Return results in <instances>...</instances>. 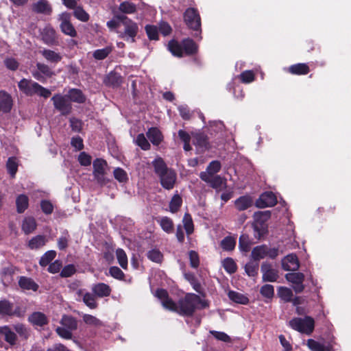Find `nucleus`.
<instances>
[{"mask_svg":"<svg viewBox=\"0 0 351 351\" xmlns=\"http://www.w3.org/2000/svg\"><path fill=\"white\" fill-rule=\"evenodd\" d=\"M106 83L113 86H117L121 83V77L115 72H110L106 77Z\"/></svg>","mask_w":351,"mask_h":351,"instance_id":"603ef678","label":"nucleus"},{"mask_svg":"<svg viewBox=\"0 0 351 351\" xmlns=\"http://www.w3.org/2000/svg\"><path fill=\"white\" fill-rule=\"evenodd\" d=\"M40 53L45 58V59L49 63L56 64L62 59V56L60 53L53 50L44 49Z\"/></svg>","mask_w":351,"mask_h":351,"instance_id":"6ab92c4d","label":"nucleus"},{"mask_svg":"<svg viewBox=\"0 0 351 351\" xmlns=\"http://www.w3.org/2000/svg\"><path fill=\"white\" fill-rule=\"evenodd\" d=\"M289 325L295 330L310 335L314 330L315 322L310 316L304 318L295 317L289 321Z\"/></svg>","mask_w":351,"mask_h":351,"instance_id":"39448f33","label":"nucleus"},{"mask_svg":"<svg viewBox=\"0 0 351 351\" xmlns=\"http://www.w3.org/2000/svg\"><path fill=\"white\" fill-rule=\"evenodd\" d=\"M261 272L263 274V280L265 282H276L279 278L278 271L267 263L262 264Z\"/></svg>","mask_w":351,"mask_h":351,"instance_id":"4468645a","label":"nucleus"},{"mask_svg":"<svg viewBox=\"0 0 351 351\" xmlns=\"http://www.w3.org/2000/svg\"><path fill=\"white\" fill-rule=\"evenodd\" d=\"M184 19L190 29L197 32L194 36H199L201 34V19L197 10L193 8H187L184 14Z\"/></svg>","mask_w":351,"mask_h":351,"instance_id":"423d86ee","label":"nucleus"},{"mask_svg":"<svg viewBox=\"0 0 351 351\" xmlns=\"http://www.w3.org/2000/svg\"><path fill=\"white\" fill-rule=\"evenodd\" d=\"M36 67L38 71L45 77H51L53 75V71L50 69L49 66L45 64L38 62Z\"/></svg>","mask_w":351,"mask_h":351,"instance_id":"774afa93","label":"nucleus"},{"mask_svg":"<svg viewBox=\"0 0 351 351\" xmlns=\"http://www.w3.org/2000/svg\"><path fill=\"white\" fill-rule=\"evenodd\" d=\"M145 29L150 40H157L158 39V28L156 25H147Z\"/></svg>","mask_w":351,"mask_h":351,"instance_id":"13d9d810","label":"nucleus"},{"mask_svg":"<svg viewBox=\"0 0 351 351\" xmlns=\"http://www.w3.org/2000/svg\"><path fill=\"white\" fill-rule=\"evenodd\" d=\"M60 21V27L62 32L71 37H75L77 32L71 23V14L69 12H62L58 16Z\"/></svg>","mask_w":351,"mask_h":351,"instance_id":"1a4fd4ad","label":"nucleus"},{"mask_svg":"<svg viewBox=\"0 0 351 351\" xmlns=\"http://www.w3.org/2000/svg\"><path fill=\"white\" fill-rule=\"evenodd\" d=\"M73 14L75 18L83 22H86L89 19L88 14L80 7L74 10Z\"/></svg>","mask_w":351,"mask_h":351,"instance_id":"680f3d73","label":"nucleus"},{"mask_svg":"<svg viewBox=\"0 0 351 351\" xmlns=\"http://www.w3.org/2000/svg\"><path fill=\"white\" fill-rule=\"evenodd\" d=\"M239 77L243 83L249 84L254 80V73L252 71L247 70L242 72Z\"/></svg>","mask_w":351,"mask_h":351,"instance_id":"bf43d9fd","label":"nucleus"},{"mask_svg":"<svg viewBox=\"0 0 351 351\" xmlns=\"http://www.w3.org/2000/svg\"><path fill=\"white\" fill-rule=\"evenodd\" d=\"M161 228L167 233H172L173 231V223L168 217H162L158 220Z\"/></svg>","mask_w":351,"mask_h":351,"instance_id":"72a5a7b5","label":"nucleus"},{"mask_svg":"<svg viewBox=\"0 0 351 351\" xmlns=\"http://www.w3.org/2000/svg\"><path fill=\"white\" fill-rule=\"evenodd\" d=\"M36 227V221L32 217H25L22 221L21 229L25 234L32 233Z\"/></svg>","mask_w":351,"mask_h":351,"instance_id":"4be33fe9","label":"nucleus"},{"mask_svg":"<svg viewBox=\"0 0 351 351\" xmlns=\"http://www.w3.org/2000/svg\"><path fill=\"white\" fill-rule=\"evenodd\" d=\"M307 346L312 351H328L325 349L323 344L313 339H308L307 341Z\"/></svg>","mask_w":351,"mask_h":351,"instance_id":"69168bd1","label":"nucleus"},{"mask_svg":"<svg viewBox=\"0 0 351 351\" xmlns=\"http://www.w3.org/2000/svg\"><path fill=\"white\" fill-rule=\"evenodd\" d=\"M259 268L258 262L251 261L247 263L245 266V271L247 276L254 277L258 274Z\"/></svg>","mask_w":351,"mask_h":351,"instance_id":"ea45409f","label":"nucleus"},{"mask_svg":"<svg viewBox=\"0 0 351 351\" xmlns=\"http://www.w3.org/2000/svg\"><path fill=\"white\" fill-rule=\"evenodd\" d=\"M60 324L62 326L69 329L71 332L76 330L77 328V320L69 315H63L61 319Z\"/></svg>","mask_w":351,"mask_h":351,"instance_id":"7c9ffc66","label":"nucleus"},{"mask_svg":"<svg viewBox=\"0 0 351 351\" xmlns=\"http://www.w3.org/2000/svg\"><path fill=\"white\" fill-rule=\"evenodd\" d=\"M116 19L120 21L123 26V30L117 29L119 37L127 42L134 43L138 32V27L136 23L125 15H116Z\"/></svg>","mask_w":351,"mask_h":351,"instance_id":"7ed1b4c3","label":"nucleus"},{"mask_svg":"<svg viewBox=\"0 0 351 351\" xmlns=\"http://www.w3.org/2000/svg\"><path fill=\"white\" fill-rule=\"evenodd\" d=\"M77 294L79 297L82 298V300L84 304L88 306L91 309H94L97 307V304L95 302V295L89 293L85 292L83 289H79L77 291Z\"/></svg>","mask_w":351,"mask_h":351,"instance_id":"aec40b11","label":"nucleus"},{"mask_svg":"<svg viewBox=\"0 0 351 351\" xmlns=\"http://www.w3.org/2000/svg\"><path fill=\"white\" fill-rule=\"evenodd\" d=\"M276 195L271 191H267L262 193L256 201V206L258 208L271 207L276 205Z\"/></svg>","mask_w":351,"mask_h":351,"instance_id":"ddd939ff","label":"nucleus"},{"mask_svg":"<svg viewBox=\"0 0 351 351\" xmlns=\"http://www.w3.org/2000/svg\"><path fill=\"white\" fill-rule=\"evenodd\" d=\"M167 49L174 56L182 57L184 54L182 43L180 44L174 40L169 42Z\"/></svg>","mask_w":351,"mask_h":351,"instance_id":"c756f323","label":"nucleus"},{"mask_svg":"<svg viewBox=\"0 0 351 351\" xmlns=\"http://www.w3.org/2000/svg\"><path fill=\"white\" fill-rule=\"evenodd\" d=\"M92 291L97 297L103 298L110 294L111 289L108 285L101 282L93 285Z\"/></svg>","mask_w":351,"mask_h":351,"instance_id":"412c9836","label":"nucleus"},{"mask_svg":"<svg viewBox=\"0 0 351 351\" xmlns=\"http://www.w3.org/2000/svg\"><path fill=\"white\" fill-rule=\"evenodd\" d=\"M43 41L48 45L58 44L56 30L50 25H46L41 32Z\"/></svg>","mask_w":351,"mask_h":351,"instance_id":"dca6fc26","label":"nucleus"},{"mask_svg":"<svg viewBox=\"0 0 351 351\" xmlns=\"http://www.w3.org/2000/svg\"><path fill=\"white\" fill-rule=\"evenodd\" d=\"M193 143L200 149L208 148V138L203 133H197L194 136Z\"/></svg>","mask_w":351,"mask_h":351,"instance_id":"4c0bfd02","label":"nucleus"},{"mask_svg":"<svg viewBox=\"0 0 351 351\" xmlns=\"http://www.w3.org/2000/svg\"><path fill=\"white\" fill-rule=\"evenodd\" d=\"M33 10L37 13L50 14L51 7L47 0H38L34 3Z\"/></svg>","mask_w":351,"mask_h":351,"instance_id":"bb28decb","label":"nucleus"},{"mask_svg":"<svg viewBox=\"0 0 351 351\" xmlns=\"http://www.w3.org/2000/svg\"><path fill=\"white\" fill-rule=\"evenodd\" d=\"M147 136L154 145H158L163 140L161 132L156 128H151L147 132Z\"/></svg>","mask_w":351,"mask_h":351,"instance_id":"a878e982","label":"nucleus"},{"mask_svg":"<svg viewBox=\"0 0 351 351\" xmlns=\"http://www.w3.org/2000/svg\"><path fill=\"white\" fill-rule=\"evenodd\" d=\"M182 43L183 51L186 54H193L197 51V45L191 39H184Z\"/></svg>","mask_w":351,"mask_h":351,"instance_id":"c9c22d12","label":"nucleus"},{"mask_svg":"<svg viewBox=\"0 0 351 351\" xmlns=\"http://www.w3.org/2000/svg\"><path fill=\"white\" fill-rule=\"evenodd\" d=\"M13 313V306L7 300L0 301V315H11Z\"/></svg>","mask_w":351,"mask_h":351,"instance_id":"09e8293b","label":"nucleus"},{"mask_svg":"<svg viewBox=\"0 0 351 351\" xmlns=\"http://www.w3.org/2000/svg\"><path fill=\"white\" fill-rule=\"evenodd\" d=\"M20 287L25 290L37 291L38 285L30 278L22 276L19 280Z\"/></svg>","mask_w":351,"mask_h":351,"instance_id":"c85d7f7f","label":"nucleus"},{"mask_svg":"<svg viewBox=\"0 0 351 351\" xmlns=\"http://www.w3.org/2000/svg\"><path fill=\"white\" fill-rule=\"evenodd\" d=\"M289 71L295 75H305L309 72L308 66L304 63H298L291 65L288 69Z\"/></svg>","mask_w":351,"mask_h":351,"instance_id":"473e14b6","label":"nucleus"},{"mask_svg":"<svg viewBox=\"0 0 351 351\" xmlns=\"http://www.w3.org/2000/svg\"><path fill=\"white\" fill-rule=\"evenodd\" d=\"M13 101L10 94L5 91H0V112L8 113L10 112Z\"/></svg>","mask_w":351,"mask_h":351,"instance_id":"f3484780","label":"nucleus"},{"mask_svg":"<svg viewBox=\"0 0 351 351\" xmlns=\"http://www.w3.org/2000/svg\"><path fill=\"white\" fill-rule=\"evenodd\" d=\"M47 239L44 235H37L32 237L28 242L27 246L31 250H38L45 245Z\"/></svg>","mask_w":351,"mask_h":351,"instance_id":"393cba45","label":"nucleus"},{"mask_svg":"<svg viewBox=\"0 0 351 351\" xmlns=\"http://www.w3.org/2000/svg\"><path fill=\"white\" fill-rule=\"evenodd\" d=\"M93 175L97 182L103 185L107 182L105 178L106 162L101 158H97L93 161Z\"/></svg>","mask_w":351,"mask_h":351,"instance_id":"9b49d317","label":"nucleus"},{"mask_svg":"<svg viewBox=\"0 0 351 351\" xmlns=\"http://www.w3.org/2000/svg\"><path fill=\"white\" fill-rule=\"evenodd\" d=\"M270 217L271 213L269 210L254 213L253 227L258 237H262L265 233L267 230L266 222Z\"/></svg>","mask_w":351,"mask_h":351,"instance_id":"0eeeda50","label":"nucleus"},{"mask_svg":"<svg viewBox=\"0 0 351 351\" xmlns=\"http://www.w3.org/2000/svg\"><path fill=\"white\" fill-rule=\"evenodd\" d=\"M224 269L229 274H234L237 271V265L231 258H226L222 261Z\"/></svg>","mask_w":351,"mask_h":351,"instance_id":"8fccbe9b","label":"nucleus"},{"mask_svg":"<svg viewBox=\"0 0 351 351\" xmlns=\"http://www.w3.org/2000/svg\"><path fill=\"white\" fill-rule=\"evenodd\" d=\"M113 174L114 178L119 182H125L128 179L127 173L120 167L114 169Z\"/></svg>","mask_w":351,"mask_h":351,"instance_id":"052dcab7","label":"nucleus"},{"mask_svg":"<svg viewBox=\"0 0 351 351\" xmlns=\"http://www.w3.org/2000/svg\"><path fill=\"white\" fill-rule=\"evenodd\" d=\"M267 247L265 245L255 247L252 251V257L254 261L258 262L267 256Z\"/></svg>","mask_w":351,"mask_h":351,"instance_id":"2f4dec72","label":"nucleus"},{"mask_svg":"<svg viewBox=\"0 0 351 351\" xmlns=\"http://www.w3.org/2000/svg\"><path fill=\"white\" fill-rule=\"evenodd\" d=\"M16 210L19 213H23L28 207L29 199L25 195H20L16 199Z\"/></svg>","mask_w":351,"mask_h":351,"instance_id":"f704fd0d","label":"nucleus"},{"mask_svg":"<svg viewBox=\"0 0 351 351\" xmlns=\"http://www.w3.org/2000/svg\"><path fill=\"white\" fill-rule=\"evenodd\" d=\"M56 332L63 339H71L72 338V332L63 326L57 327Z\"/></svg>","mask_w":351,"mask_h":351,"instance_id":"338daca9","label":"nucleus"},{"mask_svg":"<svg viewBox=\"0 0 351 351\" xmlns=\"http://www.w3.org/2000/svg\"><path fill=\"white\" fill-rule=\"evenodd\" d=\"M116 256L119 264L123 269H126L128 267V257L125 252L122 249H117L116 251Z\"/></svg>","mask_w":351,"mask_h":351,"instance_id":"5fc2aeb1","label":"nucleus"},{"mask_svg":"<svg viewBox=\"0 0 351 351\" xmlns=\"http://www.w3.org/2000/svg\"><path fill=\"white\" fill-rule=\"evenodd\" d=\"M135 143L143 150H148L150 144L143 134H139L134 140Z\"/></svg>","mask_w":351,"mask_h":351,"instance_id":"4d7b16f0","label":"nucleus"},{"mask_svg":"<svg viewBox=\"0 0 351 351\" xmlns=\"http://www.w3.org/2000/svg\"><path fill=\"white\" fill-rule=\"evenodd\" d=\"M155 295L160 300L164 308L184 315H191L196 309L208 306V303L195 293L186 294L183 299L180 300L178 304L169 298L165 289H158Z\"/></svg>","mask_w":351,"mask_h":351,"instance_id":"f257e3e1","label":"nucleus"},{"mask_svg":"<svg viewBox=\"0 0 351 351\" xmlns=\"http://www.w3.org/2000/svg\"><path fill=\"white\" fill-rule=\"evenodd\" d=\"M304 277V274L301 272H292L285 274L286 280L293 285L292 288L297 293L302 292L305 288L303 284Z\"/></svg>","mask_w":351,"mask_h":351,"instance_id":"f8f14e48","label":"nucleus"},{"mask_svg":"<svg viewBox=\"0 0 351 351\" xmlns=\"http://www.w3.org/2000/svg\"><path fill=\"white\" fill-rule=\"evenodd\" d=\"M182 204V199L179 195H174L169 203V210L172 213H176Z\"/></svg>","mask_w":351,"mask_h":351,"instance_id":"49530a36","label":"nucleus"},{"mask_svg":"<svg viewBox=\"0 0 351 351\" xmlns=\"http://www.w3.org/2000/svg\"><path fill=\"white\" fill-rule=\"evenodd\" d=\"M183 227L188 235L191 234L194 230V226L191 216L185 213L182 219Z\"/></svg>","mask_w":351,"mask_h":351,"instance_id":"79ce46f5","label":"nucleus"},{"mask_svg":"<svg viewBox=\"0 0 351 351\" xmlns=\"http://www.w3.org/2000/svg\"><path fill=\"white\" fill-rule=\"evenodd\" d=\"M200 178L215 189L217 192L225 189L227 186L226 180L220 176H211L208 173H200Z\"/></svg>","mask_w":351,"mask_h":351,"instance_id":"6e6552de","label":"nucleus"},{"mask_svg":"<svg viewBox=\"0 0 351 351\" xmlns=\"http://www.w3.org/2000/svg\"><path fill=\"white\" fill-rule=\"evenodd\" d=\"M278 294L279 297L286 302L292 300L293 292L289 288L280 287L278 289Z\"/></svg>","mask_w":351,"mask_h":351,"instance_id":"a18cd8bd","label":"nucleus"},{"mask_svg":"<svg viewBox=\"0 0 351 351\" xmlns=\"http://www.w3.org/2000/svg\"><path fill=\"white\" fill-rule=\"evenodd\" d=\"M120 12L124 14H133L136 10V6L134 3L125 1L120 3L119 6Z\"/></svg>","mask_w":351,"mask_h":351,"instance_id":"37998d69","label":"nucleus"},{"mask_svg":"<svg viewBox=\"0 0 351 351\" xmlns=\"http://www.w3.org/2000/svg\"><path fill=\"white\" fill-rule=\"evenodd\" d=\"M155 173L158 176L162 186L167 190L173 188L176 181V172L167 167L160 157L156 158L152 162Z\"/></svg>","mask_w":351,"mask_h":351,"instance_id":"f03ea898","label":"nucleus"},{"mask_svg":"<svg viewBox=\"0 0 351 351\" xmlns=\"http://www.w3.org/2000/svg\"><path fill=\"white\" fill-rule=\"evenodd\" d=\"M112 51V47L107 46L103 49H99L93 52V56L97 60L105 59Z\"/></svg>","mask_w":351,"mask_h":351,"instance_id":"e433bc0d","label":"nucleus"},{"mask_svg":"<svg viewBox=\"0 0 351 351\" xmlns=\"http://www.w3.org/2000/svg\"><path fill=\"white\" fill-rule=\"evenodd\" d=\"M29 321L34 326H43L48 323V318L43 313L34 312L29 317Z\"/></svg>","mask_w":351,"mask_h":351,"instance_id":"5701e85b","label":"nucleus"},{"mask_svg":"<svg viewBox=\"0 0 351 351\" xmlns=\"http://www.w3.org/2000/svg\"><path fill=\"white\" fill-rule=\"evenodd\" d=\"M19 90L27 96L36 95L44 98H48L51 91L40 85L38 83L25 78L22 79L19 83Z\"/></svg>","mask_w":351,"mask_h":351,"instance_id":"20e7f679","label":"nucleus"},{"mask_svg":"<svg viewBox=\"0 0 351 351\" xmlns=\"http://www.w3.org/2000/svg\"><path fill=\"white\" fill-rule=\"evenodd\" d=\"M282 267L285 271H295L300 267V262L295 254H289L281 261Z\"/></svg>","mask_w":351,"mask_h":351,"instance_id":"2eb2a0df","label":"nucleus"},{"mask_svg":"<svg viewBox=\"0 0 351 351\" xmlns=\"http://www.w3.org/2000/svg\"><path fill=\"white\" fill-rule=\"evenodd\" d=\"M252 198L247 195L241 196L234 202L236 208L240 211L249 208L252 206Z\"/></svg>","mask_w":351,"mask_h":351,"instance_id":"cd10ccee","label":"nucleus"},{"mask_svg":"<svg viewBox=\"0 0 351 351\" xmlns=\"http://www.w3.org/2000/svg\"><path fill=\"white\" fill-rule=\"evenodd\" d=\"M6 167L9 174L14 178L18 169V160L15 157H10L6 163Z\"/></svg>","mask_w":351,"mask_h":351,"instance_id":"c03bdc74","label":"nucleus"},{"mask_svg":"<svg viewBox=\"0 0 351 351\" xmlns=\"http://www.w3.org/2000/svg\"><path fill=\"white\" fill-rule=\"evenodd\" d=\"M147 258L155 263H160L162 261L163 255L158 249H152L147 252Z\"/></svg>","mask_w":351,"mask_h":351,"instance_id":"de8ad7c7","label":"nucleus"},{"mask_svg":"<svg viewBox=\"0 0 351 351\" xmlns=\"http://www.w3.org/2000/svg\"><path fill=\"white\" fill-rule=\"evenodd\" d=\"M82 318L83 321L88 325L93 326L95 327L101 326L103 325L102 322L93 315L89 314H84Z\"/></svg>","mask_w":351,"mask_h":351,"instance_id":"6e6d98bb","label":"nucleus"},{"mask_svg":"<svg viewBox=\"0 0 351 351\" xmlns=\"http://www.w3.org/2000/svg\"><path fill=\"white\" fill-rule=\"evenodd\" d=\"M69 101L82 104L86 100V97L81 90L77 88L70 89L66 95Z\"/></svg>","mask_w":351,"mask_h":351,"instance_id":"b1692460","label":"nucleus"},{"mask_svg":"<svg viewBox=\"0 0 351 351\" xmlns=\"http://www.w3.org/2000/svg\"><path fill=\"white\" fill-rule=\"evenodd\" d=\"M236 245V241L231 237H225L221 242V246L226 251L232 250Z\"/></svg>","mask_w":351,"mask_h":351,"instance_id":"864d4df0","label":"nucleus"},{"mask_svg":"<svg viewBox=\"0 0 351 351\" xmlns=\"http://www.w3.org/2000/svg\"><path fill=\"white\" fill-rule=\"evenodd\" d=\"M261 294L267 298H271L274 295V286L271 285H265L260 290Z\"/></svg>","mask_w":351,"mask_h":351,"instance_id":"e2e57ef3","label":"nucleus"},{"mask_svg":"<svg viewBox=\"0 0 351 351\" xmlns=\"http://www.w3.org/2000/svg\"><path fill=\"white\" fill-rule=\"evenodd\" d=\"M56 252L49 250L46 252L40 258L39 264L41 267H46L56 258Z\"/></svg>","mask_w":351,"mask_h":351,"instance_id":"58836bf2","label":"nucleus"},{"mask_svg":"<svg viewBox=\"0 0 351 351\" xmlns=\"http://www.w3.org/2000/svg\"><path fill=\"white\" fill-rule=\"evenodd\" d=\"M210 332L213 335V337L225 343L231 342V338L229 335H228L224 332L216 331V330H210Z\"/></svg>","mask_w":351,"mask_h":351,"instance_id":"0e129e2a","label":"nucleus"},{"mask_svg":"<svg viewBox=\"0 0 351 351\" xmlns=\"http://www.w3.org/2000/svg\"><path fill=\"white\" fill-rule=\"evenodd\" d=\"M221 169V163L218 160H213L210 162L206 168V171L202 173H208L209 176H215Z\"/></svg>","mask_w":351,"mask_h":351,"instance_id":"3c124183","label":"nucleus"},{"mask_svg":"<svg viewBox=\"0 0 351 351\" xmlns=\"http://www.w3.org/2000/svg\"><path fill=\"white\" fill-rule=\"evenodd\" d=\"M228 297L231 300L238 304H246L249 302L246 296L234 291H229Z\"/></svg>","mask_w":351,"mask_h":351,"instance_id":"a19ab883","label":"nucleus"},{"mask_svg":"<svg viewBox=\"0 0 351 351\" xmlns=\"http://www.w3.org/2000/svg\"><path fill=\"white\" fill-rule=\"evenodd\" d=\"M0 339H4L10 346H14L16 343V335L8 326L0 327Z\"/></svg>","mask_w":351,"mask_h":351,"instance_id":"a211bd4d","label":"nucleus"},{"mask_svg":"<svg viewBox=\"0 0 351 351\" xmlns=\"http://www.w3.org/2000/svg\"><path fill=\"white\" fill-rule=\"evenodd\" d=\"M51 100L55 108L60 111L62 114L66 115L71 112L72 106L66 95L57 94L53 96Z\"/></svg>","mask_w":351,"mask_h":351,"instance_id":"9d476101","label":"nucleus"}]
</instances>
